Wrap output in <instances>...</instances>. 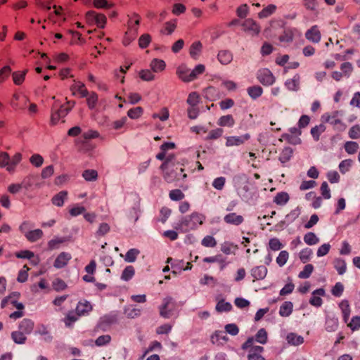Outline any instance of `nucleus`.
<instances>
[{
  "mask_svg": "<svg viewBox=\"0 0 360 360\" xmlns=\"http://www.w3.org/2000/svg\"><path fill=\"white\" fill-rule=\"evenodd\" d=\"M173 158L174 155H169L160 166V169L164 172L163 177L167 183L187 177L186 174H182L184 169L181 167L179 169V163L174 164L172 162Z\"/></svg>",
  "mask_w": 360,
  "mask_h": 360,
  "instance_id": "nucleus-1",
  "label": "nucleus"
},
{
  "mask_svg": "<svg viewBox=\"0 0 360 360\" xmlns=\"http://www.w3.org/2000/svg\"><path fill=\"white\" fill-rule=\"evenodd\" d=\"M204 217L202 214L193 212L191 215L184 217L178 224L179 229L182 232H188L195 229L198 225L203 223Z\"/></svg>",
  "mask_w": 360,
  "mask_h": 360,
  "instance_id": "nucleus-2",
  "label": "nucleus"
},
{
  "mask_svg": "<svg viewBox=\"0 0 360 360\" xmlns=\"http://www.w3.org/2000/svg\"><path fill=\"white\" fill-rule=\"evenodd\" d=\"M267 340L268 335L266 330L264 328H261L257 331L255 337H250L248 338V340L243 344L242 349H247L253 347L252 345L255 341L264 345L267 342Z\"/></svg>",
  "mask_w": 360,
  "mask_h": 360,
  "instance_id": "nucleus-3",
  "label": "nucleus"
},
{
  "mask_svg": "<svg viewBox=\"0 0 360 360\" xmlns=\"http://www.w3.org/2000/svg\"><path fill=\"white\" fill-rule=\"evenodd\" d=\"M174 307L175 302L172 297L165 298L162 305L160 307V316L165 319L170 318Z\"/></svg>",
  "mask_w": 360,
  "mask_h": 360,
  "instance_id": "nucleus-4",
  "label": "nucleus"
},
{
  "mask_svg": "<svg viewBox=\"0 0 360 360\" xmlns=\"http://www.w3.org/2000/svg\"><path fill=\"white\" fill-rule=\"evenodd\" d=\"M257 78L264 86H271L275 82L274 75L267 68L259 70L257 73Z\"/></svg>",
  "mask_w": 360,
  "mask_h": 360,
  "instance_id": "nucleus-5",
  "label": "nucleus"
},
{
  "mask_svg": "<svg viewBox=\"0 0 360 360\" xmlns=\"http://www.w3.org/2000/svg\"><path fill=\"white\" fill-rule=\"evenodd\" d=\"M339 112L335 111L333 113L332 115H329L328 114H324L322 115V119L329 122L330 124L336 127L340 131H343L346 128V125L338 118V115Z\"/></svg>",
  "mask_w": 360,
  "mask_h": 360,
  "instance_id": "nucleus-6",
  "label": "nucleus"
},
{
  "mask_svg": "<svg viewBox=\"0 0 360 360\" xmlns=\"http://www.w3.org/2000/svg\"><path fill=\"white\" fill-rule=\"evenodd\" d=\"M242 26L245 32H249L252 35H256L260 32L259 25L251 18L245 20Z\"/></svg>",
  "mask_w": 360,
  "mask_h": 360,
  "instance_id": "nucleus-7",
  "label": "nucleus"
},
{
  "mask_svg": "<svg viewBox=\"0 0 360 360\" xmlns=\"http://www.w3.org/2000/svg\"><path fill=\"white\" fill-rule=\"evenodd\" d=\"M250 135L248 134H244L240 136H228L226 137V146L231 147V146H238L242 145L245 143V141H248L250 139Z\"/></svg>",
  "mask_w": 360,
  "mask_h": 360,
  "instance_id": "nucleus-8",
  "label": "nucleus"
},
{
  "mask_svg": "<svg viewBox=\"0 0 360 360\" xmlns=\"http://www.w3.org/2000/svg\"><path fill=\"white\" fill-rule=\"evenodd\" d=\"M72 256L70 253L65 252H60L55 259L53 266L56 269H62L68 264Z\"/></svg>",
  "mask_w": 360,
  "mask_h": 360,
  "instance_id": "nucleus-9",
  "label": "nucleus"
},
{
  "mask_svg": "<svg viewBox=\"0 0 360 360\" xmlns=\"http://www.w3.org/2000/svg\"><path fill=\"white\" fill-rule=\"evenodd\" d=\"M205 70V65L202 64H199L195 66V68L191 71L188 76H184L182 74L181 75V79L184 82H191L197 78L198 75L202 74Z\"/></svg>",
  "mask_w": 360,
  "mask_h": 360,
  "instance_id": "nucleus-10",
  "label": "nucleus"
},
{
  "mask_svg": "<svg viewBox=\"0 0 360 360\" xmlns=\"http://www.w3.org/2000/svg\"><path fill=\"white\" fill-rule=\"evenodd\" d=\"M92 310L91 303L86 300L78 302L75 311L78 316H86Z\"/></svg>",
  "mask_w": 360,
  "mask_h": 360,
  "instance_id": "nucleus-11",
  "label": "nucleus"
},
{
  "mask_svg": "<svg viewBox=\"0 0 360 360\" xmlns=\"http://www.w3.org/2000/svg\"><path fill=\"white\" fill-rule=\"evenodd\" d=\"M224 221L228 224L239 226L244 221V218L242 215L231 212L224 216Z\"/></svg>",
  "mask_w": 360,
  "mask_h": 360,
  "instance_id": "nucleus-12",
  "label": "nucleus"
},
{
  "mask_svg": "<svg viewBox=\"0 0 360 360\" xmlns=\"http://www.w3.org/2000/svg\"><path fill=\"white\" fill-rule=\"evenodd\" d=\"M306 38L314 42L318 43L321 40V33L316 25L312 26L309 30H308L305 33Z\"/></svg>",
  "mask_w": 360,
  "mask_h": 360,
  "instance_id": "nucleus-13",
  "label": "nucleus"
},
{
  "mask_svg": "<svg viewBox=\"0 0 360 360\" xmlns=\"http://www.w3.org/2000/svg\"><path fill=\"white\" fill-rule=\"evenodd\" d=\"M250 349L248 354V360H265L261 355L264 351V347L261 346H254L250 347Z\"/></svg>",
  "mask_w": 360,
  "mask_h": 360,
  "instance_id": "nucleus-14",
  "label": "nucleus"
},
{
  "mask_svg": "<svg viewBox=\"0 0 360 360\" xmlns=\"http://www.w3.org/2000/svg\"><path fill=\"white\" fill-rule=\"evenodd\" d=\"M300 75L296 74L292 79L285 81V86L289 91H297L300 89Z\"/></svg>",
  "mask_w": 360,
  "mask_h": 360,
  "instance_id": "nucleus-15",
  "label": "nucleus"
},
{
  "mask_svg": "<svg viewBox=\"0 0 360 360\" xmlns=\"http://www.w3.org/2000/svg\"><path fill=\"white\" fill-rule=\"evenodd\" d=\"M219 62L222 65H228L233 60V54L230 51L221 50L217 55Z\"/></svg>",
  "mask_w": 360,
  "mask_h": 360,
  "instance_id": "nucleus-16",
  "label": "nucleus"
},
{
  "mask_svg": "<svg viewBox=\"0 0 360 360\" xmlns=\"http://www.w3.org/2000/svg\"><path fill=\"white\" fill-rule=\"evenodd\" d=\"M267 274V268L264 266H258L252 269L251 276L256 280L264 279Z\"/></svg>",
  "mask_w": 360,
  "mask_h": 360,
  "instance_id": "nucleus-17",
  "label": "nucleus"
},
{
  "mask_svg": "<svg viewBox=\"0 0 360 360\" xmlns=\"http://www.w3.org/2000/svg\"><path fill=\"white\" fill-rule=\"evenodd\" d=\"M326 330L328 332H334L338 328V319L334 316L328 315L325 323Z\"/></svg>",
  "mask_w": 360,
  "mask_h": 360,
  "instance_id": "nucleus-18",
  "label": "nucleus"
},
{
  "mask_svg": "<svg viewBox=\"0 0 360 360\" xmlns=\"http://www.w3.org/2000/svg\"><path fill=\"white\" fill-rule=\"evenodd\" d=\"M43 236L44 233L39 229L27 231L25 234V236L27 238V240L31 243H34L39 240L43 237Z\"/></svg>",
  "mask_w": 360,
  "mask_h": 360,
  "instance_id": "nucleus-19",
  "label": "nucleus"
},
{
  "mask_svg": "<svg viewBox=\"0 0 360 360\" xmlns=\"http://www.w3.org/2000/svg\"><path fill=\"white\" fill-rule=\"evenodd\" d=\"M34 328V322L29 319H24L19 324V330L25 334H30Z\"/></svg>",
  "mask_w": 360,
  "mask_h": 360,
  "instance_id": "nucleus-20",
  "label": "nucleus"
},
{
  "mask_svg": "<svg viewBox=\"0 0 360 360\" xmlns=\"http://www.w3.org/2000/svg\"><path fill=\"white\" fill-rule=\"evenodd\" d=\"M68 191H60L58 193H57L52 198V203L56 206L62 207L64 204L65 200L68 198Z\"/></svg>",
  "mask_w": 360,
  "mask_h": 360,
  "instance_id": "nucleus-21",
  "label": "nucleus"
},
{
  "mask_svg": "<svg viewBox=\"0 0 360 360\" xmlns=\"http://www.w3.org/2000/svg\"><path fill=\"white\" fill-rule=\"evenodd\" d=\"M292 303L291 302L286 301L280 307L279 314L281 316L288 317L292 314Z\"/></svg>",
  "mask_w": 360,
  "mask_h": 360,
  "instance_id": "nucleus-22",
  "label": "nucleus"
},
{
  "mask_svg": "<svg viewBox=\"0 0 360 360\" xmlns=\"http://www.w3.org/2000/svg\"><path fill=\"white\" fill-rule=\"evenodd\" d=\"M202 45L200 41L193 43L190 47L189 53L192 58L197 60L202 51Z\"/></svg>",
  "mask_w": 360,
  "mask_h": 360,
  "instance_id": "nucleus-23",
  "label": "nucleus"
},
{
  "mask_svg": "<svg viewBox=\"0 0 360 360\" xmlns=\"http://www.w3.org/2000/svg\"><path fill=\"white\" fill-rule=\"evenodd\" d=\"M288 342L292 345L297 346L304 342V338L294 333H290L287 335Z\"/></svg>",
  "mask_w": 360,
  "mask_h": 360,
  "instance_id": "nucleus-24",
  "label": "nucleus"
},
{
  "mask_svg": "<svg viewBox=\"0 0 360 360\" xmlns=\"http://www.w3.org/2000/svg\"><path fill=\"white\" fill-rule=\"evenodd\" d=\"M218 125L221 127H232L235 124V120L231 115L221 116L218 122Z\"/></svg>",
  "mask_w": 360,
  "mask_h": 360,
  "instance_id": "nucleus-25",
  "label": "nucleus"
},
{
  "mask_svg": "<svg viewBox=\"0 0 360 360\" xmlns=\"http://www.w3.org/2000/svg\"><path fill=\"white\" fill-rule=\"evenodd\" d=\"M67 240L65 237H54L53 239L48 242V248L50 250H53L59 248L60 245Z\"/></svg>",
  "mask_w": 360,
  "mask_h": 360,
  "instance_id": "nucleus-26",
  "label": "nucleus"
},
{
  "mask_svg": "<svg viewBox=\"0 0 360 360\" xmlns=\"http://www.w3.org/2000/svg\"><path fill=\"white\" fill-rule=\"evenodd\" d=\"M340 308L341 309L343 320L345 323H347L349 320L350 315V307L347 300H342L340 304Z\"/></svg>",
  "mask_w": 360,
  "mask_h": 360,
  "instance_id": "nucleus-27",
  "label": "nucleus"
},
{
  "mask_svg": "<svg viewBox=\"0 0 360 360\" xmlns=\"http://www.w3.org/2000/svg\"><path fill=\"white\" fill-rule=\"evenodd\" d=\"M248 95L254 100L262 96L263 89L259 86H252L247 89Z\"/></svg>",
  "mask_w": 360,
  "mask_h": 360,
  "instance_id": "nucleus-28",
  "label": "nucleus"
},
{
  "mask_svg": "<svg viewBox=\"0 0 360 360\" xmlns=\"http://www.w3.org/2000/svg\"><path fill=\"white\" fill-rule=\"evenodd\" d=\"M334 267L340 275H342L346 272L347 264L342 259H336L334 261Z\"/></svg>",
  "mask_w": 360,
  "mask_h": 360,
  "instance_id": "nucleus-29",
  "label": "nucleus"
},
{
  "mask_svg": "<svg viewBox=\"0 0 360 360\" xmlns=\"http://www.w3.org/2000/svg\"><path fill=\"white\" fill-rule=\"evenodd\" d=\"M25 333L19 330V331H13L11 333V338L13 342L16 344H24L27 340Z\"/></svg>",
  "mask_w": 360,
  "mask_h": 360,
  "instance_id": "nucleus-30",
  "label": "nucleus"
},
{
  "mask_svg": "<svg viewBox=\"0 0 360 360\" xmlns=\"http://www.w3.org/2000/svg\"><path fill=\"white\" fill-rule=\"evenodd\" d=\"M79 316H78L77 314L76 313V311H69L64 319L65 326L67 327H70L72 325V323H74L75 321L78 320Z\"/></svg>",
  "mask_w": 360,
  "mask_h": 360,
  "instance_id": "nucleus-31",
  "label": "nucleus"
},
{
  "mask_svg": "<svg viewBox=\"0 0 360 360\" xmlns=\"http://www.w3.org/2000/svg\"><path fill=\"white\" fill-rule=\"evenodd\" d=\"M326 130V126L323 124L316 125L311 129V134L316 141L320 139V135Z\"/></svg>",
  "mask_w": 360,
  "mask_h": 360,
  "instance_id": "nucleus-32",
  "label": "nucleus"
},
{
  "mask_svg": "<svg viewBox=\"0 0 360 360\" xmlns=\"http://www.w3.org/2000/svg\"><path fill=\"white\" fill-rule=\"evenodd\" d=\"M165 63L160 59H153L150 63V67L153 72H158L162 71L165 68Z\"/></svg>",
  "mask_w": 360,
  "mask_h": 360,
  "instance_id": "nucleus-33",
  "label": "nucleus"
},
{
  "mask_svg": "<svg viewBox=\"0 0 360 360\" xmlns=\"http://www.w3.org/2000/svg\"><path fill=\"white\" fill-rule=\"evenodd\" d=\"M21 160L22 155L20 153H15L12 158H10V162L8 168H7V171L13 172L15 170L16 165L21 161Z\"/></svg>",
  "mask_w": 360,
  "mask_h": 360,
  "instance_id": "nucleus-34",
  "label": "nucleus"
},
{
  "mask_svg": "<svg viewBox=\"0 0 360 360\" xmlns=\"http://www.w3.org/2000/svg\"><path fill=\"white\" fill-rule=\"evenodd\" d=\"M140 254V251L136 248L129 249L124 257V260L127 262L132 263L136 261L137 256Z\"/></svg>",
  "mask_w": 360,
  "mask_h": 360,
  "instance_id": "nucleus-35",
  "label": "nucleus"
},
{
  "mask_svg": "<svg viewBox=\"0 0 360 360\" xmlns=\"http://www.w3.org/2000/svg\"><path fill=\"white\" fill-rule=\"evenodd\" d=\"M289 200V195L285 192H280L276 194L274 202L277 205H283Z\"/></svg>",
  "mask_w": 360,
  "mask_h": 360,
  "instance_id": "nucleus-36",
  "label": "nucleus"
},
{
  "mask_svg": "<svg viewBox=\"0 0 360 360\" xmlns=\"http://www.w3.org/2000/svg\"><path fill=\"white\" fill-rule=\"evenodd\" d=\"M232 309L231 303L225 302L224 300H219L216 305V310L218 312H228Z\"/></svg>",
  "mask_w": 360,
  "mask_h": 360,
  "instance_id": "nucleus-37",
  "label": "nucleus"
},
{
  "mask_svg": "<svg viewBox=\"0 0 360 360\" xmlns=\"http://www.w3.org/2000/svg\"><path fill=\"white\" fill-rule=\"evenodd\" d=\"M134 274H135V270H134V266H127L123 270L122 274L121 275V278L123 281H128L132 278V277L134 276Z\"/></svg>",
  "mask_w": 360,
  "mask_h": 360,
  "instance_id": "nucleus-38",
  "label": "nucleus"
},
{
  "mask_svg": "<svg viewBox=\"0 0 360 360\" xmlns=\"http://www.w3.org/2000/svg\"><path fill=\"white\" fill-rule=\"evenodd\" d=\"M71 89L73 91V94H75V91H77L82 97H87L89 95V91L85 88L84 84L79 82L72 86Z\"/></svg>",
  "mask_w": 360,
  "mask_h": 360,
  "instance_id": "nucleus-39",
  "label": "nucleus"
},
{
  "mask_svg": "<svg viewBox=\"0 0 360 360\" xmlns=\"http://www.w3.org/2000/svg\"><path fill=\"white\" fill-rule=\"evenodd\" d=\"M304 241L309 245H314L319 243V239L313 232H308L304 236Z\"/></svg>",
  "mask_w": 360,
  "mask_h": 360,
  "instance_id": "nucleus-40",
  "label": "nucleus"
},
{
  "mask_svg": "<svg viewBox=\"0 0 360 360\" xmlns=\"http://www.w3.org/2000/svg\"><path fill=\"white\" fill-rule=\"evenodd\" d=\"M314 271V266L311 264H306L302 271H301L298 277L302 279L308 278Z\"/></svg>",
  "mask_w": 360,
  "mask_h": 360,
  "instance_id": "nucleus-41",
  "label": "nucleus"
},
{
  "mask_svg": "<svg viewBox=\"0 0 360 360\" xmlns=\"http://www.w3.org/2000/svg\"><path fill=\"white\" fill-rule=\"evenodd\" d=\"M312 254V250L309 248L302 250L300 252V259L301 262L304 264L307 263L310 260Z\"/></svg>",
  "mask_w": 360,
  "mask_h": 360,
  "instance_id": "nucleus-42",
  "label": "nucleus"
},
{
  "mask_svg": "<svg viewBox=\"0 0 360 360\" xmlns=\"http://www.w3.org/2000/svg\"><path fill=\"white\" fill-rule=\"evenodd\" d=\"M292 154V150L290 147L285 148L279 156V160L284 164L290 160Z\"/></svg>",
  "mask_w": 360,
  "mask_h": 360,
  "instance_id": "nucleus-43",
  "label": "nucleus"
},
{
  "mask_svg": "<svg viewBox=\"0 0 360 360\" xmlns=\"http://www.w3.org/2000/svg\"><path fill=\"white\" fill-rule=\"evenodd\" d=\"M176 19L166 22L165 24V30H162L161 32L166 33L167 34H171L176 27Z\"/></svg>",
  "mask_w": 360,
  "mask_h": 360,
  "instance_id": "nucleus-44",
  "label": "nucleus"
},
{
  "mask_svg": "<svg viewBox=\"0 0 360 360\" xmlns=\"http://www.w3.org/2000/svg\"><path fill=\"white\" fill-rule=\"evenodd\" d=\"M82 176L86 181H96L98 177V172L94 169H86L83 172Z\"/></svg>",
  "mask_w": 360,
  "mask_h": 360,
  "instance_id": "nucleus-45",
  "label": "nucleus"
},
{
  "mask_svg": "<svg viewBox=\"0 0 360 360\" xmlns=\"http://www.w3.org/2000/svg\"><path fill=\"white\" fill-rule=\"evenodd\" d=\"M289 257V254L286 250H282L280 252L278 256L276 257V263L281 267L283 266Z\"/></svg>",
  "mask_w": 360,
  "mask_h": 360,
  "instance_id": "nucleus-46",
  "label": "nucleus"
},
{
  "mask_svg": "<svg viewBox=\"0 0 360 360\" xmlns=\"http://www.w3.org/2000/svg\"><path fill=\"white\" fill-rule=\"evenodd\" d=\"M300 214V210L299 207H297L292 210L289 214L285 216V220L287 221V224L292 223Z\"/></svg>",
  "mask_w": 360,
  "mask_h": 360,
  "instance_id": "nucleus-47",
  "label": "nucleus"
},
{
  "mask_svg": "<svg viewBox=\"0 0 360 360\" xmlns=\"http://www.w3.org/2000/svg\"><path fill=\"white\" fill-rule=\"evenodd\" d=\"M276 8V6L273 4L269 5L267 7L264 8L259 13V17L260 18H267L273 13H274Z\"/></svg>",
  "mask_w": 360,
  "mask_h": 360,
  "instance_id": "nucleus-48",
  "label": "nucleus"
},
{
  "mask_svg": "<svg viewBox=\"0 0 360 360\" xmlns=\"http://www.w3.org/2000/svg\"><path fill=\"white\" fill-rule=\"evenodd\" d=\"M169 196L172 200L179 201V200L184 199L185 197V195L181 190L174 189V190H172L169 192Z\"/></svg>",
  "mask_w": 360,
  "mask_h": 360,
  "instance_id": "nucleus-49",
  "label": "nucleus"
},
{
  "mask_svg": "<svg viewBox=\"0 0 360 360\" xmlns=\"http://www.w3.org/2000/svg\"><path fill=\"white\" fill-rule=\"evenodd\" d=\"M201 244L204 247L214 248L217 245L215 238L212 236H206L201 241Z\"/></svg>",
  "mask_w": 360,
  "mask_h": 360,
  "instance_id": "nucleus-50",
  "label": "nucleus"
},
{
  "mask_svg": "<svg viewBox=\"0 0 360 360\" xmlns=\"http://www.w3.org/2000/svg\"><path fill=\"white\" fill-rule=\"evenodd\" d=\"M345 149L349 154H354L359 149V145L354 141H347L345 144Z\"/></svg>",
  "mask_w": 360,
  "mask_h": 360,
  "instance_id": "nucleus-51",
  "label": "nucleus"
},
{
  "mask_svg": "<svg viewBox=\"0 0 360 360\" xmlns=\"http://www.w3.org/2000/svg\"><path fill=\"white\" fill-rule=\"evenodd\" d=\"M293 40V33L290 30H286L280 35L279 41L284 43H290Z\"/></svg>",
  "mask_w": 360,
  "mask_h": 360,
  "instance_id": "nucleus-52",
  "label": "nucleus"
},
{
  "mask_svg": "<svg viewBox=\"0 0 360 360\" xmlns=\"http://www.w3.org/2000/svg\"><path fill=\"white\" fill-rule=\"evenodd\" d=\"M143 110L141 107H136V108H131L130 110H129L127 112V115L131 119H137L139 117H141V115L143 113Z\"/></svg>",
  "mask_w": 360,
  "mask_h": 360,
  "instance_id": "nucleus-53",
  "label": "nucleus"
},
{
  "mask_svg": "<svg viewBox=\"0 0 360 360\" xmlns=\"http://www.w3.org/2000/svg\"><path fill=\"white\" fill-rule=\"evenodd\" d=\"M352 161L350 159L342 160L339 165V169L342 174L347 172L352 167Z\"/></svg>",
  "mask_w": 360,
  "mask_h": 360,
  "instance_id": "nucleus-54",
  "label": "nucleus"
},
{
  "mask_svg": "<svg viewBox=\"0 0 360 360\" xmlns=\"http://www.w3.org/2000/svg\"><path fill=\"white\" fill-rule=\"evenodd\" d=\"M27 70H25L23 72H15L13 73V79L15 84L20 85L21 84L24 79L26 75Z\"/></svg>",
  "mask_w": 360,
  "mask_h": 360,
  "instance_id": "nucleus-55",
  "label": "nucleus"
},
{
  "mask_svg": "<svg viewBox=\"0 0 360 360\" xmlns=\"http://www.w3.org/2000/svg\"><path fill=\"white\" fill-rule=\"evenodd\" d=\"M150 41H151V37H150V34H143L139 37V45L140 48L145 49L149 45Z\"/></svg>",
  "mask_w": 360,
  "mask_h": 360,
  "instance_id": "nucleus-56",
  "label": "nucleus"
},
{
  "mask_svg": "<svg viewBox=\"0 0 360 360\" xmlns=\"http://www.w3.org/2000/svg\"><path fill=\"white\" fill-rule=\"evenodd\" d=\"M124 313L127 315V316L129 319H134L136 317H138L141 314V310L138 308H133V309H129L126 308L124 309Z\"/></svg>",
  "mask_w": 360,
  "mask_h": 360,
  "instance_id": "nucleus-57",
  "label": "nucleus"
},
{
  "mask_svg": "<svg viewBox=\"0 0 360 360\" xmlns=\"http://www.w3.org/2000/svg\"><path fill=\"white\" fill-rule=\"evenodd\" d=\"M222 134H223V129L221 128H217V129L211 130L209 132L208 136H207L206 139L207 140L217 139L222 136Z\"/></svg>",
  "mask_w": 360,
  "mask_h": 360,
  "instance_id": "nucleus-58",
  "label": "nucleus"
},
{
  "mask_svg": "<svg viewBox=\"0 0 360 360\" xmlns=\"http://www.w3.org/2000/svg\"><path fill=\"white\" fill-rule=\"evenodd\" d=\"M10 156L6 152L0 153V167L8 168Z\"/></svg>",
  "mask_w": 360,
  "mask_h": 360,
  "instance_id": "nucleus-59",
  "label": "nucleus"
},
{
  "mask_svg": "<svg viewBox=\"0 0 360 360\" xmlns=\"http://www.w3.org/2000/svg\"><path fill=\"white\" fill-rule=\"evenodd\" d=\"M269 246L271 250L274 251H277L283 248V244L280 242V240L278 238H274L269 240Z\"/></svg>",
  "mask_w": 360,
  "mask_h": 360,
  "instance_id": "nucleus-60",
  "label": "nucleus"
},
{
  "mask_svg": "<svg viewBox=\"0 0 360 360\" xmlns=\"http://www.w3.org/2000/svg\"><path fill=\"white\" fill-rule=\"evenodd\" d=\"M344 291V285L340 282H338L335 283V285L333 286L331 292L333 295L335 297H340L342 295V292Z\"/></svg>",
  "mask_w": 360,
  "mask_h": 360,
  "instance_id": "nucleus-61",
  "label": "nucleus"
},
{
  "mask_svg": "<svg viewBox=\"0 0 360 360\" xmlns=\"http://www.w3.org/2000/svg\"><path fill=\"white\" fill-rule=\"evenodd\" d=\"M226 179L224 176L217 177L214 179L212 186L217 190H222L224 187Z\"/></svg>",
  "mask_w": 360,
  "mask_h": 360,
  "instance_id": "nucleus-62",
  "label": "nucleus"
},
{
  "mask_svg": "<svg viewBox=\"0 0 360 360\" xmlns=\"http://www.w3.org/2000/svg\"><path fill=\"white\" fill-rule=\"evenodd\" d=\"M86 101L90 109L94 108L98 101V95L96 93L92 92L89 96L88 95Z\"/></svg>",
  "mask_w": 360,
  "mask_h": 360,
  "instance_id": "nucleus-63",
  "label": "nucleus"
},
{
  "mask_svg": "<svg viewBox=\"0 0 360 360\" xmlns=\"http://www.w3.org/2000/svg\"><path fill=\"white\" fill-rule=\"evenodd\" d=\"M225 331L235 336L238 334L239 333V328L235 323H229L225 326Z\"/></svg>",
  "mask_w": 360,
  "mask_h": 360,
  "instance_id": "nucleus-64",
  "label": "nucleus"
}]
</instances>
